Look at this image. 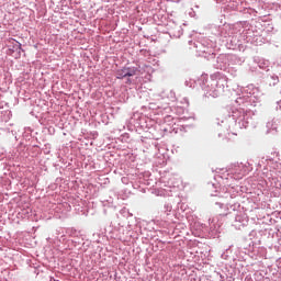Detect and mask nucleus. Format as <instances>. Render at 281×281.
Listing matches in <instances>:
<instances>
[{"label": "nucleus", "instance_id": "nucleus-1", "mask_svg": "<svg viewBox=\"0 0 281 281\" xmlns=\"http://www.w3.org/2000/svg\"><path fill=\"white\" fill-rule=\"evenodd\" d=\"M117 78H126V76H135V70H131V68H123L117 70L116 72Z\"/></svg>", "mask_w": 281, "mask_h": 281}]
</instances>
